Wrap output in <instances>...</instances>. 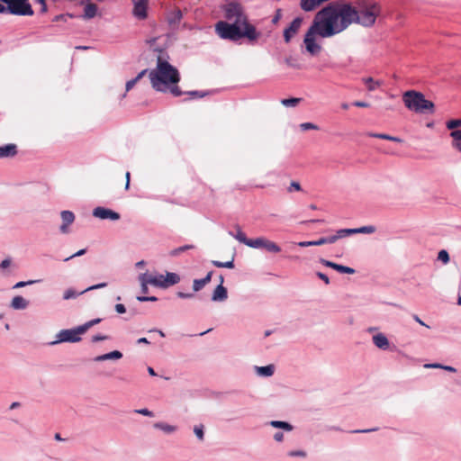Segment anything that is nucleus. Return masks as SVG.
<instances>
[{"instance_id":"8","label":"nucleus","mask_w":461,"mask_h":461,"mask_svg":"<svg viewBox=\"0 0 461 461\" xmlns=\"http://www.w3.org/2000/svg\"><path fill=\"white\" fill-rule=\"evenodd\" d=\"M249 248L264 249L267 251L273 253H278L281 251V248L276 243L263 237L253 239L252 242H249Z\"/></svg>"},{"instance_id":"37","label":"nucleus","mask_w":461,"mask_h":461,"mask_svg":"<svg viewBox=\"0 0 461 461\" xmlns=\"http://www.w3.org/2000/svg\"><path fill=\"white\" fill-rule=\"evenodd\" d=\"M194 245H185V246H182V247H179L177 249H173L172 251H170V255L171 256H177L179 255L180 253L184 252V251H186L188 249H194Z\"/></svg>"},{"instance_id":"51","label":"nucleus","mask_w":461,"mask_h":461,"mask_svg":"<svg viewBox=\"0 0 461 461\" xmlns=\"http://www.w3.org/2000/svg\"><path fill=\"white\" fill-rule=\"evenodd\" d=\"M353 105L356 106V107H360V108L369 107V104L366 103V102H363V101H356V102L353 103Z\"/></svg>"},{"instance_id":"19","label":"nucleus","mask_w":461,"mask_h":461,"mask_svg":"<svg viewBox=\"0 0 461 461\" xmlns=\"http://www.w3.org/2000/svg\"><path fill=\"white\" fill-rule=\"evenodd\" d=\"M452 139L451 146L461 154V130L452 131L450 132Z\"/></svg>"},{"instance_id":"14","label":"nucleus","mask_w":461,"mask_h":461,"mask_svg":"<svg viewBox=\"0 0 461 461\" xmlns=\"http://www.w3.org/2000/svg\"><path fill=\"white\" fill-rule=\"evenodd\" d=\"M321 263L322 265H324L325 267H331V268L337 270L339 273L350 274V275L355 273V269H353L349 267L339 265L337 263H334V262H331V261H329L326 259H321Z\"/></svg>"},{"instance_id":"11","label":"nucleus","mask_w":461,"mask_h":461,"mask_svg":"<svg viewBox=\"0 0 461 461\" xmlns=\"http://www.w3.org/2000/svg\"><path fill=\"white\" fill-rule=\"evenodd\" d=\"M148 4H149V0L134 1L133 14L136 18H138L140 20H144L147 18Z\"/></svg>"},{"instance_id":"58","label":"nucleus","mask_w":461,"mask_h":461,"mask_svg":"<svg viewBox=\"0 0 461 461\" xmlns=\"http://www.w3.org/2000/svg\"><path fill=\"white\" fill-rule=\"evenodd\" d=\"M299 247L306 248V247H312L313 246V240L312 241H301L298 243Z\"/></svg>"},{"instance_id":"9","label":"nucleus","mask_w":461,"mask_h":461,"mask_svg":"<svg viewBox=\"0 0 461 461\" xmlns=\"http://www.w3.org/2000/svg\"><path fill=\"white\" fill-rule=\"evenodd\" d=\"M303 23V18H294L290 25L284 31V40L285 43H289L291 40L298 33Z\"/></svg>"},{"instance_id":"35","label":"nucleus","mask_w":461,"mask_h":461,"mask_svg":"<svg viewBox=\"0 0 461 461\" xmlns=\"http://www.w3.org/2000/svg\"><path fill=\"white\" fill-rule=\"evenodd\" d=\"M334 243V238L330 237H322L317 240H313V246H321L324 244H332Z\"/></svg>"},{"instance_id":"62","label":"nucleus","mask_w":461,"mask_h":461,"mask_svg":"<svg viewBox=\"0 0 461 461\" xmlns=\"http://www.w3.org/2000/svg\"><path fill=\"white\" fill-rule=\"evenodd\" d=\"M425 367H427V368H442L443 366L440 364H427V365H425Z\"/></svg>"},{"instance_id":"43","label":"nucleus","mask_w":461,"mask_h":461,"mask_svg":"<svg viewBox=\"0 0 461 461\" xmlns=\"http://www.w3.org/2000/svg\"><path fill=\"white\" fill-rule=\"evenodd\" d=\"M300 128L303 131H308V130H319V127L312 122H303L300 124Z\"/></svg>"},{"instance_id":"18","label":"nucleus","mask_w":461,"mask_h":461,"mask_svg":"<svg viewBox=\"0 0 461 461\" xmlns=\"http://www.w3.org/2000/svg\"><path fill=\"white\" fill-rule=\"evenodd\" d=\"M97 5L95 3L88 1V3L84 7L83 18L92 19L97 15Z\"/></svg>"},{"instance_id":"54","label":"nucleus","mask_w":461,"mask_h":461,"mask_svg":"<svg viewBox=\"0 0 461 461\" xmlns=\"http://www.w3.org/2000/svg\"><path fill=\"white\" fill-rule=\"evenodd\" d=\"M34 281H28V282H23V281H21V282H18L14 285V288H21V287H23L27 285H31V284H33Z\"/></svg>"},{"instance_id":"7","label":"nucleus","mask_w":461,"mask_h":461,"mask_svg":"<svg viewBox=\"0 0 461 461\" xmlns=\"http://www.w3.org/2000/svg\"><path fill=\"white\" fill-rule=\"evenodd\" d=\"M82 326H78L75 329H68V330H61L57 334V340L51 342V345L61 343V342H70V343H76L79 342L81 340V335L85 334L86 331L84 330H81Z\"/></svg>"},{"instance_id":"61","label":"nucleus","mask_w":461,"mask_h":461,"mask_svg":"<svg viewBox=\"0 0 461 461\" xmlns=\"http://www.w3.org/2000/svg\"><path fill=\"white\" fill-rule=\"evenodd\" d=\"M37 2L41 5V12L45 13L47 11L46 0H37Z\"/></svg>"},{"instance_id":"36","label":"nucleus","mask_w":461,"mask_h":461,"mask_svg":"<svg viewBox=\"0 0 461 461\" xmlns=\"http://www.w3.org/2000/svg\"><path fill=\"white\" fill-rule=\"evenodd\" d=\"M140 281L141 283V292L143 294L148 293V284H149V281L148 279V274H141L140 276Z\"/></svg>"},{"instance_id":"3","label":"nucleus","mask_w":461,"mask_h":461,"mask_svg":"<svg viewBox=\"0 0 461 461\" xmlns=\"http://www.w3.org/2000/svg\"><path fill=\"white\" fill-rule=\"evenodd\" d=\"M217 34L224 40L237 41L242 38H247L249 41H256L259 36L255 26L242 27L238 23L220 21L215 24Z\"/></svg>"},{"instance_id":"6","label":"nucleus","mask_w":461,"mask_h":461,"mask_svg":"<svg viewBox=\"0 0 461 461\" xmlns=\"http://www.w3.org/2000/svg\"><path fill=\"white\" fill-rule=\"evenodd\" d=\"M6 5V13L14 15H32L33 10L29 0H0Z\"/></svg>"},{"instance_id":"50","label":"nucleus","mask_w":461,"mask_h":461,"mask_svg":"<svg viewBox=\"0 0 461 461\" xmlns=\"http://www.w3.org/2000/svg\"><path fill=\"white\" fill-rule=\"evenodd\" d=\"M86 252V249H80L77 252H76L75 254H73V255L69 256L68 258H65V261H68L69 259H71V258H73L75 257L83 256Z\"/></svg>"},{"instance_id":"41","label":"nucleus","mask_w":461,"mask_h":461,"mask_svg":"<svg viewBox=\"0 0 461 461\" xmlns=\"http://www.w3.org/2000/svg\"><path fill=\"white\" fill-rule=\"evenodd\" d=\"M438 259L442 261L444 264H447L450 259L448 252L445 249L440 250L438 254Z\"/></svg>"},{"instance_id":"56","label":"nucleus","mask_w":461,"mask_h":461,"mask_svg":"<svg viewBox=\"0 0 461 461\" xmlns=\"http://www.w3.org/2000/svg\"><path fill=\"white\" fill-rule=\"evenodd\" d=\"M317 276H318L319 278L323 280L325 282V284H327V285L330 284V279H329V277L325 274H323L321 272H318Z\"/></svg>"},{"instance_id":"2","label":"nucleus","mask_w":461,"mask_h":461,"mask_svg":"<svg viewBox=\"0 0 461 461\" xmlns=\"http://www.w3.org/2000/svg\"><path fill=\"white\" fill-rule=\"evenodd\" d=\"M149 77L156 91L169 92L176 97L184 94L177 86L181 78L179 71L165 59L162 51L158 56L156 68L149 72Z\"/></svg>"},{"instance_id":"10","label":"nucleus","mask_w":461,"mask_h":461,"mask_svg":"<svg viewBox=\"0 0 461 461\" xmlns=\"http://www.w3.org/2000/svg\"><path fill=\"white\" fill-rule=\"evenodd\" d=\"M93 215L102 220L111 221H118L121 218V215L118 212L101 206L96 207L93 210Z\"/></svg>"},{"instance_id":"13","label":"nucleus","mask_w":461,"mask_h":461,"mask_svg":"<svg viewBox=\"0 0 461 461\" xmlns=\"http://www.w3.org/2000/svg\"><path fill=\"white\" fill-rule=\"evenodd\" d=\"M373 343L380 349L386 350L390 343L386 336L380 332H375L372 337Z\"/></svg>"},{"instance_id":"15","label":"nucleus","mask_w":461,"mask_h":461,"mask_svg":"<svg viewBox=\"0 0 461 461\" xmlns=\"http://www.w3.org/2000/svg\"><path fill=\"white\" fill-rule=\"evenodd\" d=\"M17 154V146L10 143L4 146H0V158H12Z\"/></svg>"},{"instance_id":"40","label":"nucleus","mask_w":461,"mask_h":461,"mask_svg":"<svg viewBox=\"0 0 461 461\" xmlns=\"http://www.w3.org/2000/svg\"><path fill=\"white\" fill-rule=\"evenodd\" d=\"M461 127V119L450 120L447 122V128L449 130H454Z\"/></svg>"},{"instance_id":"52","label":"nucleus","mask_w":461,"mask_h":461,"mask_svg":"<svg viewBox=\"0 0 461 461\" xmlns=\"http://www.w3.org/2000/svg\"><path fill=\"white\" fill-rule=\"evenodd\" d=\"M115 311L118 313L122 314V313H124L126 312V308H125V306L123 304L118 303V304L115 305Z\"/></svg>"},{"instance_id":"22","label":"nucleus","mask_w":461,"mask_h":461,"mask_svg":"<svg viewBox=\"0 0 461 461\" xmlns=\"http://www.w3.org/2000/svg\"><path fill=\"white\" fill-rule=\"evenodd\" d=\"M28 304V301L21 295L14 296L11 302V307L14 310H23Z\"/></svg>"},{"instance_id":"20","label":"nucleus","mask_w":461,"mask_h":461,"mask_svg":"<svg viewBox=\"0 0 461 461\" xmlns=\"http://www.w3.org/2000/svg\"><path fill=\"white\" fill-rule=\"evenodd\" d=\"M212 272H209L204 278L194 279L193 284V289L194 292H198L203 289L212 280Z\"/></svg>"},{"instance_id":"34","label":"nucleus","mask_w":461,"mask_h":461,"mask_svg":"<svg viewBox=\"0 0 461 461\" xmlns=\"http://www.w3.org/2000/svg\"><path fill=\"white\" fill-rule=\"evenodd\" d=\"M301 102V98H295V97H292V98H286V99H283L281 101V104L286 107H294L296 106L299 103Z\"/></svg>"},{"instance_id":"57","label":"nucleus","mask_w":461,"mask_h":461,"mask_svg":"<svg viewBox=\"0 0 461 461\" xmlns=\"http://www.w3.org/2000/svg\"><path fill=\"white\" fill-rule=\"evenodd\" d=\"M290 456H305L306 454L303 451H291L289 453Z\"/></svg>"},{"instance_id":"30","label":"nucleus","mask_w":461,"mask_h":461,"mask_svg":"<svg viewBox=\"0 0 461 461\" xmlns=\"http://www.w3.org/2000/svg\"><path fill=\"white\" fill-rule=\"evenodd\" d=\"M270 425L274 428L283 429L287 431H291L293 429V426L286 421L272 420Z\"/></svg>"},{"instance_id":"48","label":"nucleus","mask_w":461,"mask_h":461,"mask_svg":"<svg viewBox=\"0 0 461 461\" xmlns=\"http://www.w3.org/2000/svg\"><path fill=\"white\" fill-rule=\"evenodd\" d=\"M136 413L142 414L145 416L152 417L153 412L149 411L148 409H139L134 411Z\"/></svg>"},{"instance_id":"21","label":"nucleus","mask_w":461,"mask_h":461,"mask_svg":"<svg viewBox=\"0 0 461 461\" xmlns=\"http://www.w3.org/2000/svg\"><path fill=\"white\" fill-rule=\"evenodd\" d=\"M122 357V352H120L118 350H114V351H112V352H109V353H106L104 355L97 356L96 357H95V361L101 362V361H105V360L120 359Z\"/></svg>"},{"instance_id":"23","label":"nucleus","mask_w":461,"mask_h":461,"mask_svg":"<svg viewBox=\"0 0 461 461\" xmlns=\"http://www.w3.org/2000/svg\"><path fill=\"white\" fill-rule=\"evenodd\" d=\"M148 279H149L150 285L166 288L165 276H163V275H158V276L148 275Z\"/></svg>"},{"instance_id":"5","label":"nucleus","mask_w":461,"mask_h":461,"mask_svg":"<svg viewBox=\"0 0 461 461\" xmlns=\"http://www.w3.org/2000/svg\"><path fill=\"white\" fill-rule=\"evenodd\" d=\"M224 17L230 23H238L242 27L253 26L249 23L242 5L237 1H231L223 7Z\"/></svg>"},{"instance_id":"47","label":"nucleus","mask_w":461,"mask_h":461,"mask_svg":"<svg viewBox=\"0 0 461 461\" xmlns=\"http://www.w3.org/2000/svg\"><path fill=\"white\" fill-rule=\"evenodd\" d=\"M137 300L140 302H156L158 299L155 296H138Z\"/></svg>"},{"instance_id":"53","label":"nucleus","mask_w":461,"mask_h":461,"mask_svg":"<svg viewBox=\"0 0 461 461\" xmlns=\"http://www.w3.org/2000/svg\"><path fill=\"white\" fill-rule=\"evenodd\" d=\"M281 16H282L281 10L277 9L276 15L273 17L272 23L275 24L279 22V20L281 19Z\"/></svg>"},{"instance_id":"12","label":"nucleus","mask_w":461,"mask_h":461,"mask_svg":"<svg viewBox=\"0 0 461 461\" xmlns=\"http://www.w3.org/2000/svg\"><path fill=\"white\" fill-rule=\"evenodd\" d=\"M63 223L60 226V231L62 233L68 232V226L75 221V215L71 211H62L60 213Z\"/></svg>"},{"instance_id":"25","label":"nucleus","mask_w":461,"mask_h":461,"mask_svg":"<svg viewBox=\"0 0 461 461\" xmlns=\"http://www.w3.org/2000/svg\"><path fill=\"white\" fill-rule=\"evenodd\" d=\"M180 281V277L176 273H167L165 276V285L168 287L170 285H176Z\"/></svg>"},{"instance_id":"4","label":"nucleus","mask_w":461,"mask_h":461,"mask_svg":"<svg viewBox=\"0 0 461 461\" xmlns=\"http://www.w3.org/2000/svg\"><path fill=\"white\" fill-rule=\"evenodd\" d=\"M405 107L419 114H432L435 112L434 103L415 90L405 91Z\"/></svg>"},{"instance_id":"29","label":"nucleus","mask_w":461,"mask_h":461,"mask_svg":"<svg viewBox=\"0 0 461 461\" xmlns=\"http://www.w3.org/2000/svg\"><path fill=\"white\" fill-rule=\"evenodd\" d=\"M275 367L273 365L257 367V372L259 375L271 376L274 374Z\"/></svg>"},{"instance_id":"45","label":"nucleus","mask_w":461,"mask_h":461,"mask_svg":"<svg viewBox=\"0 0 461 461\" xmlns=\"http://www.w3.org/2000/svg\"><path fill=\"white\" fill-rule=\"evenodd\" d=\"M106 285H107L106 283H101V284H98V285H95L87 287L84 291L80 292V294H84V293H86L87 291H91V290H95V289L103 288V287H105Z\"/></svg>"},{"instance_id":"63","label":"nucleus","mask_w":461,"mask_h":461,"mask_svg":"<svg viewBox=\"0 0 461 461\" xmlns=\"http://www.w3.org/2000/svg\"><path fill=\"white\" fill-rule=\"evenodd\" d=\"M126 177V184H125V189L128 190L130 187V179H131V174L130 172H127L125 175Z\"/></svg>"},{"instance_id":"42","label":"nucleus","mask_w":461,"mask_h":461,"mask_svg":"<svg viewBox=\"0 0 461 461\" xmlns=\"http://www.w3.org/2000/svg\"><path fill=\"white\" fill-rule=\"evenodd\" d=\"M155 427L167 433L173 432L175 430V428L173 426L164 423H156Z\"/></svg>"},{"instance_id":"49","label":"nucleus","mask_w":461,"mask_h":461,"mask_svg":"<svg viewBox=\"0 0 461 461\" xmlns=\"http://www.w3.org/2000/svg\"><path fill=\"white\" fill-rule=\"evenodd\" d=\"M187 94L195 98H202V97L205 96V95H206V93L199 92V91H191V92H187Z\"/></svg>"},{"instance_id":"27","label":"nucleus","mask_w":461,"mask_h":461,"mask_svg":"<svg viewBox=\"0 0 461 461\" xmlns=\"http://www.w3.org/2000/svg\"><path fill=\"white\" fill-rule=\"evenodd\" d=\"M234 237L240 242L247 245L248 247H249V242H252V240H253V239H248L246 234L241 230V229L239 226H237V233Z\"/></svg>"},{"instance_id":"44","label":"nucleus","mask_w":461,"mask_h":461,"mask_svg":"<svg viewBox=\"0 0 461 461\" xmlns=\"http://www.w3.org/2000/svg\"><path fill=\"white\" fill-rule=\"evenodd\" d=\"M194 434L196 435V437L200 440L203 439V425L195 426L194 429Z\"/></svg>"},{"instance_id":"55","label":"nucleus","mask_w":461,"mask_h":461,"mask_svg":"<svg viewBox=\"0 0 461 461\" xmlns=\"http://www.w3.org/2000/svg\"><path fill=\"white\" fill-rule=\"evenodd\" d=\"M107 339H108L107 336L95 335V336L92 337V341L93 342H98V341L105 340Z\"/></svg>"},{"instance_id":"60","label":"nucleus","mask_w":461,"mask_h":461,"mask_svg":"<svg viewBox=\"0 0 461 461\" xmlns=\"http://www.w3.org/2000/svg\"><path fill=\"white\" fill-rule=\"evenodd\" d=\"M177 296L180 297V298H183V299H186V298H191L193 297V294H185V293H182V292H178L177 293Z\"/></svg>"},{"instance_id":"32","label":"nucleus","mask_w":461,"mask_h":461,"mask_svg":"<svg viewBox=\"0 0 461 461\" xmlns=\"http://www.w3.org/2000/svg\"><path fill=\"white\" fill-rule=\"evenodd\" d=\"M212 264L213 266H215L216 267H225V268L231 269V268L234 267V259L232 258L230 261H227V262H221V261H218V260H212Z\"/></svg>"},{"instance_id":"59","label":"nucleus","mask_w":461,"mask_h":461,"mask_svg":"<svg viewBox=\"0 0 461 461\" xmlns=\"http://www.w3.org/2000/svg\"><path fill=\"white\" fill-rule=\"evenodd\" d=\"M274 438L276 441L277 442H281L284 438V434L282 432H276L275 435H274Z\"/></svg>"},{"instance_id":"33","label":"nucleus","mask_w":461,"mask_h":461,"mask_svg":"<svg viewBox=\"0 0 461 461\" xmlns=\"http://www.w3.org/2000/svg\"><path fill=\"white\" fill-rule=\"evenodd\" d=\"M369 91H374L380 86L379 81H375L372 77H366L363 79Z\"/></svg>"},{"instance_id":"64","label":"nucleus","mask_w":461,"mask_h":461,"mask_svg":"<svg viewBox=\"0 0 461 461\" xmlns=\"http://www.w3.org/2000/svg\"><path fill=\"white\" fill-rule=\"evenodd\" d=\"M11 261L9 259H5L1 262L0 267L5 268L10 266Z\"/></svg>"},{"instance_id":"1","label":"nucleus","mask_w":461,"mask_h":461,"mask_svg":"<svg viewBox=\"0 0 461 461\" xmlns=\"http://www.w3.org/2000/svg\"><path fill=\"white\" fill-rule=\"evenodd\" d=\"M380 13V5L373 0H357L354 5L330 4L315 14L304 35L305 49L312 56H316L321 50V46L316 42V36L330 38L352 23L372 27Z\"/></svg>"},{"instance_id":"26","label":"nucleus","mask_w":461,"mask_h":461,"mask_svg":"<svg viewBox=\"0 0 461 461\" xmlns=\"http://www.w3.org/2000/svg\"><path fill=\"white\" fill-rule=\"evenodd\" d=\"M147 72L148 69H143L137 75L135 78L129 80L126 83V91H130L137 84V82H139L147 74Z\"/></svg>"},{"instance_id":"17","label":"nucleus","mask_w":461,"mask_h":461,"mask_svg":"<svg viewBox=\"0 0 461 461\" xmlns=\"http://www.w3.org/2000/svg\"><path fill=\"white\" fill-rule=\"evenodd\" d=\"M183 18L182 11L179 8H175L167 14V20L170 25L178 24Z\"/></svg>"},{"instance_id":"39","label":"nucleus","mask_w":461,"mask_h":461,"mask_svg":"<svg viewBox=\"0 0 461 461\" xmlns=\"http://www.w3.org/2000/svg\"><path fill=\"white\" fill-rule=\"evenodd\" d=\"M81 294L80 293H77L76 291H74L73 289L69 288L68 290H66L63 294V299L64 300H69V299H74L76 298L77 295Z\"/></svg>"},{"instance_id":"28","label":"nucleus","mask_w":461,"mask_h":461,"mask_svg":"<svg viewBox=\"0 0 461 461\" xmlns=\"http://www.w3.org/2000/svg\"><path fill=\"white\" fill-rule=\"evenodd\" d=\"M351 234H356V232L354 231V229H341V230H339L335 235L330 236V237L334 238V243H335L338 240L344 238L346 236H349Z\"/></svg>"},{"instance_id":"24","label":"nucleus","mask_w":461,"mask_h":461,"mask_svg":"<svg viewBox=\"0 0 461 461\" xmlns=\"http://www.w3.org/2000/svg\"><path fill=\"white\" fill-rule=\"evenodd\" d=\"M366 135L368 137L378 138V139L387 140H392V141H394V142H397V143H402V141L401 138L393 137V136H391V135H388V134H384V133L367 132Z\"/></svg>"},{"instance_id":"46","label":"nucleus","mask_w":461,"mask_h":461,"mask_svg":"<svg viewBox=\"0 0 461 461\" xmlns=\"http://www.w3.org/2000/svg\"><path fill=\"white\" fill-rule=\"evenodd\" d=\"M301 189L302 188L300 183L296 181H292L290 186L288 187V192H292L293 190L301 191Z\"/></svg>"},{"instance_id":"16","label":"nucleus","mask_w":461,"mask_h":461,"mask_svg":"<svg viewBox=\"0 0 461 461\" xmlns=\"http://www.w3.org/2000/svg\"><path fill=\"white\" fill-rule=\"evenodd\" d=\"M228 297L227 289L220 284L213 291L212 300L214 302L225 301Z\"/></svg>"},{"instance_id":"31","label":"nucleus","mask_w":461,"mask_h":461,"mask_svg":"<svg viewBox=\"0 0 461 461\" xmlns=\"http://www.w3.org/2000/svg\"><path fill=\"white\" fill-rule=\"evenodd\" d=\"M375 230H376V228L373 225L363 226L360 228L354 229V231L356 232V234H358V233L371 234V233L375 232Z\"/></svg>"},{"instance_id":"38","label":"nucleus","mask_w":461,"mask_h":461,"mask_svg":"<svg viewBox=\"0 0 461 461\" xmlns=\"http://www.w3.org/2000/svg\"><path fill=\"white\" fill-rule=\"evenodd\" d=\"M101 321H102V319H100V318L91 320V321L84 323L83 325H81L82 326L81 330H84L86 332L91 327L100 323Z\"/></svg>"}]
</instances>
